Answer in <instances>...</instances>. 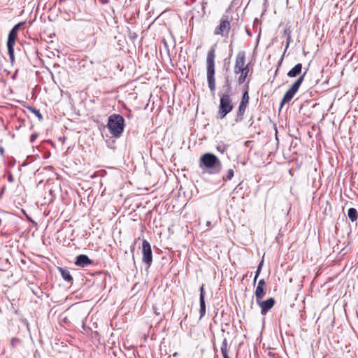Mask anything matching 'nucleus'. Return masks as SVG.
<instances>
[{
  "label": "nucleus",
  "mask_w": 358,
  "mask_h": 358,
  "mask_svg": "<svg viewBox=\"0 0 358 358\" xmlns=\"http://www.w3.org/2000/svg\"><path fill=\"white\" fill-rule=\"evenodd\" d=\"M215 50L213 46L208 51L206 57V78L208 86L211 92L215 91Z\"/></svg>",
  "instance_id": "nucleus-1"
},
{
  "label": "nucleus",
  "mask_w": 358,
  "mask_h": 358,
  "mask_svg": "<svg viewBox=\"0 0 358 358\" xmlns=\"http://www.w3.org/2000/svg\"><path fill=\"white\" fill-rule=\"evenodd\" d=\"M199 166L209 169V173L217 174L220 173L222 165L220 160L213 153L207 152L200 157Z\"/></svg>",
  "instance_id": "nucleus-2"
},
{
  "label": "nucleus",
  "mask_w": 358,
  "mask_h": 358,
  "mask_svg": "<svg viewBox=\"0 0 358 358\" xmlns=\"http://www.w3.org/2000/svg\"><path fill=\"white\" fill-rule=\"evenodd\" d=\"M107 127L115 137H120L124 128V119L119 114H113L108 117Z\"/></svg>",
  "instance_id": "nucleus-3"
},
{
  "label": "nucleus",
  "mask_w": 358,
  "mask_h": 358,
  "mask_svg": "<svg viewBox=\"0 0 358 358\" xmlns=\"http://www.w3.org/2000/svg\"><path fill=\"white\" fill-rule=\"evenodd\" d=\"M234 108L231 98L228 93H224L220 96V106L217 112L218 117L224 118Z\"/></svg>",
  "instance_id": "nucleus-4"
},
{
  "label": "nucleus",
  "mask_w": 358,
  "mask_h": 358,
  "mask_svg": "<svg viewBox=\"0 0 358 358\" xmlns=\"http://www.w3.org/2000/svg\"><path fill=\"white\" fill-rule=\"evenodd\" d=\"M306 73V71H305L302 75H301L297 78V80L292 85L289 89L285 92L280 102V108H282L285 103L289 102L294 96L295 94L298 92L300 86L301 85L302 83L304 80Z\"/></svg>",
  "instance_id": "nucleus-5"
},
{
  "label": "nucleus",
  "mask_w": 358,
  "mask_h": 358,
  "mask_svg": "<svg viewBox=\"0 0 358 358\" xmlns=\"http://www.w3.org/2000/svg\"><path fill=\"white\" fill-rule=\"evenodd\" d=\"M142 261L149 268L152 262V252L150 244L146 240H143L142 243Z\"/></svg>",
  "instance_id": "nucleus-6"
},
{
  "label": "nucleus",
  "mask_w": 358,
  "mask_h": 358,
  "mask_svg": "<svg viewBox=\"0 0 358 358\" xmlns=\"http://www.w3.org/2000/svg\"><path fill=\"white\" fill-rule=\"evenodd\" d=\"M249 99H250V97H249L248 92V90H245L243 92L241 103L238 106L237 115L235 119V121L236 122H241L243 120L245 109L249 103Z\"/></svg>",
  "instance_id": "nucleus-7"
},
{
  "label": "nucleus",
  "mask_w": 358,
  "mask_h": 358,
  "mask_svg": "<svg viewBox=\"0 0 358 358\" xmlns=\"http://www.w3.org/2000/svg\"><path fill=\"white\" fill-rule=\"evenodd\" d=\"M245 52L239 51L237 53L236 63L234 65V73L239 74L240 71L245 68Z\"/></svg>",
  "instance_id": "nucleus-8"
},
{
  "label": "nucleus",
  "mask_w": 358,
  "mask_h": 358,
  "mask_svg": "<svg viewBox=\"0 0 358 358\" xmlns=\"http://www.w3.org/2000/svg\"><path fill=\"white\" fill-rule=\"evenodd\" d=\"M257 303L261 308V314L266 315L269 310H271L275 303V301L273 298H269L265 301L259 300L257 301Z\"/></svg>",
  "instance_id": "nucleus-9"
},
{
  "label": "nucleus",
  "mask_w": 358,
  "mask_h": 358,
  "mask_svg": "<svg viewBox=\"0 0 358 358\" xmlns=\"http://www.w3.org/2000/svg\"><path fill=\"white\" fill-rule=\"evenodd\" d=\"M231 29L230 22L227 19H222L220 20V25L217 26L214 31L215 35H222L224 36V33L225 32L227 34H229Z\"/></svg>",
  "instance_id": "nucleus-10"
},
{
  "label": "nucleus",
  "mask_w": 358,
  "mask_h": 358,
  "mask_svg": "<svg viewBox=\"0 0 358 358\" xmlns=\"http://www.w3.org/2000/svg\"><path fill=\"white\" fill-rule=\"evenodd\" d=\"M93 262L86 255H79L76 257L74 264L80 267H86L92 264Z\"/></svg>",
  "instance_id": "nucleus-11"
},
{
  "label": "nucleus",
  "mask_w": 358,
  "mask_h": 358,
  "mask_svg": "<svg viewBox=\"0 0 358 358\" xmlns=\"http://www.w3.org/2000/svg\"><path fill=\"white\" fill-rule=\"evenodd\" d=\"M301 71L302 64L301 63H299L288 71L287 76L289 78H295L301 74Z\"/></svg>",
  "instance_id": "nucleus-12"
},
{
  "label": "nucleus",
  "mask_w": 358,
  "mask_h": 358,
  "mask_svg": "<svg viewBox=\"0 0 358 358\" xmlns=\"http://www.w3.org/2000/svg\"><path fill=\"white\" fill-rule=\"evenodd\" d=\"M58 270L60 272L62 278L65 281H66L68 282H71V283L73 282V278H72L69 271L68 270V268H63V267H58Z\"/></svg>",
  "instance_id": "nucleus-13"
},
{
  "label": "nucleus",
  "mask_w": 358,
  "mask_h": 358,
  "mask_svg": "<svg viewBox=\"0 0 358 358\" xmlns=\"http://www.w3.org/2000/svg\"><path fill=\"white\" fill-rule=\"evenodd\" d=\"M17 32L14 30H10L7 41V46H14L15 41L17 39Z\"/></svg>",
  "instance_id": "nucleus-14"
},
{
  "label": "nucleus",
  "mask_w": 358,
  "mask_h": 358,
  "mask_svg": "<svg viewBox=\"0 0 358 358\" xmlns=\"http://www.w3.org/2000/svg\"><path fill=\"white\" fill-rule=\"evenodd\" d=\"M249 66H248V64L246 65L245 66V68L243 69H242L239 74V77H238V83L241 85V84H243L245 81V79L248 75V73H249Z\"/></svg>",
  "instance_id": "nucleus-15"
},
{
  "label": "nucleus",
  "mask_w": 358,
  "mask_h": 358,
  "mask_svg": "<svg viewBox=\"0 0 358 358\" xmlns=\"http://www.w3.org/2000/svg\"><path fill=\"white\" fill-rule=\"evenodd\" d=\"M235 169H236V166H233L232 167L229 168L227 171L226 173L223 174V176L222 177L223 181L227 182V181L231 180L234 178Z\"/></svg>",
  "instance_id": "nucleus-16"
},
{
  "label": "nucleus",
  "mask_w": 358,
  "mask_h": 358,
  "mask_svg": "<svg viewBox=\"0 0 358 358\" xmlns=\"http://www.w3.org/2000/svg\"><path fill=\"white\" fill-rule=\"evenodd\" d=\"M255 294L256 296V301H259V300H262L266 294V288L257 286Z\"/></svg>",
  "instance_id": "nucleus-17"
},
{
  "label": "nucleus",
  "mask_w": 358,
  "mask_h": 358,
  "mask_svg": "<svg viewBox=\"0 0 358 358\" xmlns=\"http://www.w3.org/2000/svg\"><path fill=\"white\" fill-rule=\"evenodd\" d=\"M199 303H200V309H199V319L201 320L206 315V306L205 298H199Z\"/></svg>",
  "instance_id": "nucleus-18"
},
{
  "label": "nucleus",
  "mask_w": 358,
  "mask_h": 358,
  "mask_svg": "<svg viewBox=\"0 0 358 358\" xmlns=\"http://www.w3.org/2000/svg\"><path fill=\"white\" fill-rule=\"evenodd\" d=\"M220 350L223 357H229L228 352L229 349L228 348L227 339L226 338L222 341Z\"/></svg>",
  "instance_id": "nucleus-19"
},
{
  "label": "nucleus",
  "mask_w": 358,
  "mask_h": 358,
  "mask_svg": "<svg viewBox=\"0 0 358 358\" xmlns=\"http://www.w3.org/2000/svg\"><path fill=\"white\" fill-rule=\"evenodd\" d=\"M348 216L352 222H355L358 218V212L355 208H350L348 211Z\"/></svg>",
  "instance_id": "nucleus-20"
},
{
  "label": "nucleus",
  "mask_w": 358,
  "mask_h": 358,
  "mask_svg": "<svg viewBox=\"0 0 358 358\" xmlns=\"http://www.w3.org/2000/svg\"><path fill=\"white\" fill-rule=\"evenodd\" d=\"M8 55L10 59L11 63L14 62L15 57H14V46H7Z\"/></svg>",
  "instance_id": "nucleus-21"
},
{
  "label": "nucleus",
  "mask_w": 358,
  "mask_h": 358,
  "mask_svg": "<svg viewBox=\"0 0 358 358\" xmlns=\"http://www.w3.org/2000/svg\"><path fill=\"white\" fill-rule=\"evenodd\" d=\"M29 109L36 115V117L39 119V120H42L43 119L42 114L39 111V110L33 108V107H29Z\"/></svg>",
  "instance_id": "nucleus-22"
},
{
  "label": "nucleus",
  "mask_w": 358,
  "mask_h": 358,
  "mask_svg": "<svg viewBox=\"0 0 358 358\" xmlns=\"http://www.w3.org/2000/svg\"><path fill=\"white\" fill-rule=\"evenodd\" d=\"M262 265H263V261H262L258 266H257V271L255 272V278H254V284H255L256 281H257V279L258 278V276L259 275V273L261 272V270H262Z\"/></svg>",
  "instance_id": "nucleus-23"
},
{
  "label": "nucleus",
  "mask_w": 358,
  "mask_h": 358,
  "mask_svg": "<svg viewBox=\"0 0 358 358\" xmlns=\"http://www.w3.org/2000/svg\"><path fill=\"white\" fill-rule=\"evenodd\" d=\"M224 87L227 88L225 93H228V94H229V92L231 91V84L228 76L225 78Z\"/></svg>",
  "instance_id": "nucleus-24"
},
{
  "label": "nucleus",
  "mask_w": 358,
  "mask_h": 358,
  "mask_svg": "<svg viewBox=\"0 0 358 358\" xmlns=\"http://www.w3.org/2000/svg\"><path fill=\"white\" fill-rule=\"evenodd\" d=\"M217 150L223 154L228 148V145L225 144H219L216 147Z\"/></svg>",
  "instance_id": "nucleus-25"
},
{
  "label": "nucleus",
  "mask_w": 358,
  "mask_h": 358,
  "mask_svg": "<svg viewBox=\"0 0 358 358\" xmlns=\"http://www.w3.org/2000/svg\"><path fill=\"white\" fill-rule=\"evenodd\" d=\"M24 22H20L15 24L12 30L15 31L16 32L18 31L19 29L21 27L22 25H23Z\"/></svg>",
  "instance_id": "nucleus-26"
},
{
  "label": "nucleus",
  "mask_w": 358,
  "mask_h": 358,
  "mask_svg": "<svg viewBox=\"0 0 358 358\" xmlns=\"http://www.w3.org/2000/svg\"><path fill=\"white\" fill-rule=\"evenodd\" d=\"M257 287H265L266 288V282L264 279H261L260 280H259L258 282V284H257Z\"/></svg>",
  "instance_id": "nucleus-27"
},
{
  "label": "nucleus",
  "mask_w": 358,
  "mask_h": 358,
  "mask_svg": "<svg viewBox=\"0 0 358 358\" xmlns=\"http://www.w3.org/2000/svg\"><path fill=\"white\" fill-rule=\"evenodd\" d=\"M203 285H202L199 289V291H200V296H199V298H205V292H204V288H203Z\"/></svg>",
  "instance_id": "nucleus-28"
},
{
  "label": "nucleus",
  "mask_w": 358,
  "mask_h": 358,
  "mask_svg": "<svg viewBox=\"0 0 358 358\" xmlns=\"http://www.w3.org/2000/svg\"><path fill=\"white\" fill-rule=\"evenodd\" d=\"M37 137H38L37 134H32L30 136V142L33 143L36 139Z\"/></svg>",
  "instance_id": "nucleus-29"
},
{
  "label": "nucleus",
  "mask_w": 358,
  "mask_h": 358,
  "mask_svg": "<svg viewBox=\"0 0 358 358\" xmlns=\"http://www.w3.org/2000/svg\"><path fill=\"white\" fill-rule=\"evenodd\" d=\"M130 250L132 254H134L135 250V244H132L130 247ZM133 260L134 261V255H132Z\"/></svg>",
  "instance_id": "nucleus-30"
},
{
  "label": "nucleus",
  "mask_w": 358,
  "mask_h": 358,
  "mask_svg": "<svg viewBox=\"0 0 358 358\" xmlns=\"http://www.w3.org/2000/svg\"><path fill=\"white\" fill-rule=\"evenodd\" d=\"M8 182H13L14 181V178H13V176L12 174H9L8 176Z\"/></svg>",
  "instance_id": "nucleus-31"
},
{
  "label": "nucleus",
  "mask_w": 358,
  "mask_h": 358,
  "mask_svg": "<svg viewBox=\"0 0 358 358\" xmlns=\"http://www.w3.org/2000/svg\"><path fill=\"white\" fill-rule=\"evenodd\" d=\"M289 43H290V36H289L287 37V45H286V48H285V50H287V48L289 47Z\"/></svg>",
  "instance_id": "nucleus-32"
},
{
  "label": "nucleus",
  "mask_w": 358,
  "mask_h": 358,
  "mask_svg": "<svg viewBox=\"0 0 358 358\" xmlns=\"http://www.w3.org/2000/svg\"><path fill=\"white\" fill-rule=\"evenodd\" d=\"M0 152L1 155H3V148L1 147H0Z\"/></svg>",
  "instance_id": "nucleus-33"
},
{
  "label": "nucleus",
  "mask_w": 358,
  "mask_h": 358,
  "mask_svg": "<svg viewBox=\"0 0 358 358\" xmlns=\"http://www.w3.org/2000/svg\"><path fill=\"white\" fill-rule=\"evenodd\" d=\"M14 342H15V339H12V341H11L12 345H14Z\"/></svg>",
  "instance_id": "nucleus-34"
},
{
  "label": "nucleus",
  "mask_w": 358,
  "mask_h": 358,
  "mask_svg": "<svg viewBox=\"0 0 358 358\" xmlns=\"http://www.w3.org/2000/svg\"><path fill=\"white\" fill-rule=\"evenodd\" d=\"M275 139L278 140V137H277V129H275Z\"/></svg>",
  "instance_id": "nucleus-35"
},
{
  "label": "nucleus",
  "mask_w": 358,
  "mask_h": 358,
  "mask_svg": "<svg viewBox=\"0 0 358 358\" xmlns=\"http://www.w3.org/2000/svg\"><path fill=\"white\" fill-rule=\"evenodd\" d=\"M223 358H230V357H223Z\"/></svg>",
  "instance_id": "nucleus-36"
}]
</instances>
